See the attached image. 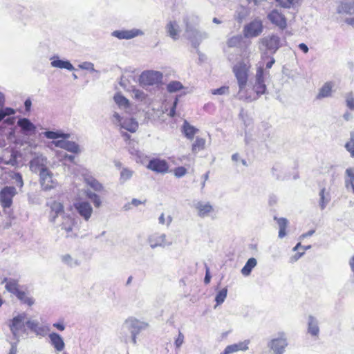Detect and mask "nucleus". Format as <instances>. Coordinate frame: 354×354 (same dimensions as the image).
Here are the masks:
<instances>
[{
	"instance_id": "1",
	"label": "nucleus",
	"mask_w": 354,
	"mask_h": 354,
	"mask_svg": "<svg viewBox=\"0 0 354 354\" xmlns=\"http://www.w3.org/2000/svg\"><path fill=\"white\" fill-rule=\"evenodd\" d=\"M266 74L263 66H259L257 69L254 79L252 82V91L253 93H248L247 91L242 93L239 99L245 100L248 101L256 100L263 94L266 92V85L265 84Z\"/></svg>"
},
{
	"instance_id": "2",
	"label": "nucleus",
	"mask_w": 354,
	"mask_h": 354,
	"mask_svg": "<svg viewBox=\"0 0 354 354\" xmlns=\"http://www.w3.org/2000/svg\"><path fill=\"white\" fill-rule=\"evenodd\" d=\"M250 65L243 61L237 62L233 66V73L237 80L239 86V97L245 92V88L248 81V72Z\"/></svg>"
},
{
	"instance_id": "3",
	"label": "nucleus",
	"mask_w": 354,
	"mask_h": 354,
	"mask_svg": "<svg viewBox=\"0 0 354 354\" xmlns=\"http://www.w3.org/2000/svg\"><path fill=\"white\" fill-rule=\"evenodd\" d=\"M281 46V39L276 34L268 35L259 41V50L264 54H274Z\"/></svg>"
},
{
	"instance_id": "4",
	"label": "nucleus",
	"mask_w": 354,
	"mask_h": 354,
	"mask_svg": "<svg viewBox=\"0 0 354 354\" xmlns=\"http://www.w3.org/2000/svg\"><path fill=\"white\" fill-rule=\"evenodd\" d=\"M263 30L261 19H255L243 28V35L247 38L256 37L261 34Z\"/></svg>"
},
{
	"instance_id": "5",
	"label": "nucleus",
	"mask_w": 354,
	"mask_h": 354,
	"mask_svg": "<svg viewBox=\"0 0 354 354\" xmlns=\"http://www.w3.org/2000/svg\"><path fill=\"white\" fill-rule=\"evenodd\" d=\"M162 75L156 71H145L140 76V83L142 86L158 85L161 82Z\"/></svg>"
},
{
	"instance_id": "6",
	"label": "nucleus",
	"mask_w": 354,
	"mask_h": 354,
	"mask_svg": "<svg viewBox=\"0 0 354 354\" xmlns=\"http://www.w3.org/2000/svg\"><path fill=\"white\" fill-rule=\"evenodd\" d=\"M40 183L44 190H50L56 187L57 183L53 178L52 172L46 167L41 169L39 172Z\"/></svg>"
},
{
	"instance_id": "7",
	"label": "nucleus",
	"mask_w": 354,
	"mask_h": 354,
	"mask_svg": "<svg viewBox=\"0 0 354 354\" xmlns=\"http://www.w3.org/2000/svg\"><path fill=\"white\" fill-rule=\"evenodd\" d=\"M17 194L15 187L6 186L0 192V203L3 208H9L12 204V198Z\"/></svg>"
},
{
	"instance_id": "8",
	"label": "nucleus",
	"mask_w": 354,
	"mask_h": 354,
	"mask_svg": "<svg viewBox=\"0 0 354 354\" xmlns=\"http://www.w3.org/2000/svg\"><path fill=\"white\" fill-rule=\"evenodd\" d=\"M74 208L81 217L85 221H88L93 214V208L88 201L77 200L73 203Z\"/></svg>"
},
{
	"instance_id": "9",
	"label": "nucleus",
	"mask_w": 354,
	"mask_h": 354,
	"mask_svg": "<svg viewBox=\"0 0 354 354\" xmlns=\"http://www.w3.org/2000/svg\"><path fill=\"white\" fill-rule=\"evenodd\" d=\"M287 345L288 342L284 333L279 334L278 337L272 339L268 343V347L274 354H283Z\"/></svg>"
},
{
	"instance_id": "10",
	"label": "nucleus",
	"mask_w": 354,
	"mask_h": 354,
	"mask_svg": "<svg viewBox=\"0 0 354 354\" xmlns=\"http://www.w3.org/2000/svg\"><path fill=\"white\" fill-rule=\"evenodd\" d=\"M186 33L187 38L194 48H197L200 42L207 37L205 32H201L194 28L189 27L188 24H187Z\"/></svg>"
},
{
	"instance_id": "11",
	"label": "nucleus",
	"mask_w": 354,
	"mask_h": 354,
	"mask_svg": "<svg viewBox=\"0 0 354 354\" xmlns=\"http://www.w3.org/2000/svg\"><path fill=\"white\" fill-rule=\"evenodd\" d=\"M267 17L272 24L277 26L281 30H284L287 27V19L286 17L276 9L272 10L268 15Z\"/></svg>"
},
{
	"instance_id": "12",
	"label": "nucleus",
	"mask_w": 354,
	"mask_h": 354,
	"mask_svg": "<svg viewBox=\"0 0 354 354\" xmlns=\"http://www.w3.org/2000/svg\"><path fill=\"white\" fill-rule=\"evenodd\" d=\"M197 215L201 218L210 216L214 212L213 206L209 202L198 201L194 205Z\"/></svg>"
},
{
	"instance_id": "13",
	"label": "nucleus",
	"mask_w": 354,
	"mask_h": 354,
	"mask_svg": "<svg viewBox=\"0 0 354 354\" xmlns=\"http://www.w3.org/2000/svg\"><path fill=\"white\" fill-rule=\"evenodd\" d=\"M48 206L50 207L48 216L50 222H55L59 215L64 212V207L61 202L53 201L48 203Z\"/></svg>"
},
{
	"instance_id": "14",
	"label": "nucleus",
	"mask_w": 354,
	"mask_h": 354,
	"mask_svg": "<svg viewBox=\"0 0 354 354\" xmlns=\"http://www.w3.org/2000/svg\"><path fill=\"white\" fill-rule=\"evenodd\" d=\"M250 344V340H244L243 342H240L236 344H233L231 345H228L226 346L225 350L223 351V354H231L238 351H245L248 349V345Z\"/></svg>"
},
{
	"instance_id": "15",
	"label": "nucleus",
	"mask_w": 354,
	"mask_h": 354,
	"mask_svg": "<svg viewBox=\"0 0 354 354\" xmlns=\"http://www.w3.org/2000/svg\"><path fill=\"white\" fill-rule=\"evenodd\" d=\"M148 168L156 172H166L168 170V165L165 160L153 159L149 161Z\"/></svg>"
},
{
	"instance_id": "16",
	"label": "nucleus",
	"mask_w": 354,
	"mask_h": 354,
	"mask_svg": "<svg viewBox=\"0 0 354 354\" xmlns=\"http://www.w3.org/2000/svg\"><path fill=\"white\" fill-rule=\"evenodd\" d=\"M129 322H131V326L133 328L132 340L133 344H136V335H138L142 330L147 328L149 326V324L146 322H140L136 319H130Z\"/></svg>"
},
{
	"instance_id": "17",
	"label": "nucleus",
	"mask_w": 354,
	"mask_h": 354,
	"mask_svg": "<svg viewBox=\"0 0 354 354\" xmlns=\"http://www.w3.org/2000/svg\"><path fill=\"white\" fill-rule=\"evenodd\" d=\"M198 131L197 128L191 125L187 120H185L183 121L181 127V133L187 139L192 140Z\"/></svg>"
},
{
	"instance_id": "18",
	"label": "nucleus",
	"mask_w": 354,
	"mask_h": 354,
	"mask_svg": "<svg viewBox=\"0 0 354 354\" xmlns=\"http://www.w3.org/2000/svg\"><path fill=\"white\" fill-rule=\"evenodd\" d=\"M17 125L21 128L23 133L26 135L35 133L36 131V127L27 118L19 119Z\"/></svg>"
},
{
	"instance_id": "19",
	"label": "nucleus",
	"mask_w": 354,
	"mask_h": 354,
	"mask_svg": "<svg viewBox=\"0 0 354 354\" xmlns=\"http://www.w3.org/2000/svg\"><path fill=\"white\" fill-rule=\"evenodd\" d=\"M55 145L74 153H78L80 151L79 145L72 141L58 140L55 142Z\"/></svg>"
},
{
	"instance_id": "20",
	"label": "nucleus",
	"mask_w": 354,
	"mask_h": 354,
	"mask_svg": "<svg viewBox=\"0 0 354 354\" xmlns=\"http://www.w3.org/2000/svg\"><path fill=\"white\" fill-rule=\"evenodd\" d=\"M49 339L51 345L57 351H62L65 346L62 337L56 333L49 334Z\"/></svg>"
},
{
	"instance_id": "21",
	"label": "nucleus",
	"mask_w": 354,
	"mask_h": 354,
	"mask_svg": "<svg viewBox=\"0 0 354 354\" xmlns=\"http://www.w3.org/2000/svg\"><path fill=\"white\" fill-rule=\"evenodd\" d=\"M339 14H353L354 13V0H347L340 3L337 8Z\"/></svg>"
},
{
	"instance_id": "22",
	"label": "nucleus",
	"mask_w": 354,
	"mask_h": 354,
	"mask_svg": "<svg viewBox=\"0 0 354 354\" xmlns=\"http://www.w3.org/2000/svg\"><path fill=\"white\" fill-rule=\"evenodd\" d=\"M139 30H116L113 32V35L120 39H129L138 35Z\"/></svg>"
},
{
	"instance_id": "23",
	"label": "nucleus",
	"mask_w": 354,
	"mask_h": 354,
	"mask_svg": "<svg viewBox=\"0 0 354 354\" xmlns=\"http://www.w3.org/2000/svg\"><path fill=\"white\" fill-rule=\"evenodd\" d=\"M25 317V314H21L17 315V317H15L12 319V323L10 327L13 334L15 335L19 330V329L22 328V326H24Z\"/></svg>"
},
{
	"instance_id": "24",
	"label": "nucleus",
	"mask_w": 354,
	"mask_h": 354,
	"mask_svg": "<svg viewBox=\"0 0 354 354\" xmlns=\"http://www.w3.org/2000/svg\"><path fill=\"white\" fill-rule=\"evenodd\" d=\"M333 87V83L332 82H326L320 88L316 98L318 100H320L322 98L330 97L331 94H332Z\"/></svg>"
},
{
	"instance_id": "25",
	"label": "nucleus",
	"mask_w": 354,
	"mask_h": 354,
	"mask_svg": "<svg viewBox=\"0 0 354 354\" xmlns=\"http://www.w3.org/2000/svg\"><path fill=\"white\" fill-rule=\"evenodd\" d=\"M308 331L313 336H317L319 333L318 321L315 317L312 315L308 316Z\"/></svg>"
},
{
	"instance_id": "26",
	"label": "nucleus",
	"mask_w": 354,
	"mask_h": 354,
	"mask_svg": "<svg viewBox=\"0 0 354 354\" xmlns=\"http://www.w3.org/2000/svg\"><path fill=\"white\" fill-rule=\"evenodd\" d=\"M149 243L151 248L162 246L165 245V236L154 234L149 236Z\"/></svg>"
},
{
	"instance_id": "27",
	"label": "nucleus",
	"mask_w": 354,
	"mask_h": 354,
	"mask_svg": "<svg viewBox=\"0 0 354 354\" xmlns=\"http://www.w3.org/2000/svg\"><path fill=\"white\" fill-rule=\"evenodd\" d=\"M274 219L277 221L279 225V237L282 239L286 235V230L288 224V221L285 218H277L276 216Z\"/></svg>"
},
{
	"instance_id": "28",
	"label": "nucleus",
	"mask_w": 354,
	"mask_h": 354,
	"mask_svg": "<svg viewBox=\"0 0 354 354\" xmlns=\"http://www.w3.org/2000/svg\"><path fill=\"white\" fill-rule=\"evenodd\" d=\"M121 127L131 133H134L138 128V124L135 120L129 118L123 121L121 124Z\"/></svg>"
},
{
	"instance_id": "29",
	"label": "nucleus",
	"mask_w": 354,
	"mask_h": 354,
	"mask_svg": "<svg viewBox=\"0 0 354 354\" xmlns=\"http://www.w3.org/2000/svg\"><path fill=\"white\" fill-rule=\"evenodd\" d=\"M206 140L205 138L201 137H196L195 141L192 145V151L196 154L200 151L205 149Z\"/></svg>"
},
{
	"instance_id": "30",
	"label": "nucleus",
	"mask_w": 354,
	"mask_h": 354,
	"mask_svg": "<svg viewBox=\"0 0 354 354\" xmlns=\"http://www.w3.org/2000/svg\"><path fill=\"white\" fill-rule=\"evenodd\" d=\"M257 259L254 257L250 258L246 262L245 265L241 269V273L244 276L250 274L252 270L257 266Z\"/></svg>"
},
{
	"instance_id": "31",
	"label": "nucleus",
	"mask_w": 354,
	"mask_h": 354,
	"mask_svg": "<svg viewBox=\"0 0 354 354\" xmlns=\"http://www.w3.org/2000/svg\"><path fill=\"white\" fill-rule=\"evenodd\" d=\"M4 281H6V289L8 292H10L14 295H16V293L19 290H20L19 286L18 281L17 280H15V279L7 280V279H5Z\"/></svg>"
},
{
	"instance_id": "32",
	"label": "nucleus",
	"mask_w": 354,
	"mask_h": 354,
	"mask_svg": "<svg viewBox=\"0 0 354 354\" xmlns=\"http://www.w3.org/2000/svg\"><path fill=\"white\" fill-rule=\"evenodd\" d=\"M51 65L53 67L59 68H66L69 71L73 69V65L68 61H64L61 59H54L51 62Z\"/></svg>"
},
{
	"instance_id": "33",
	"label": "nucleus",
	"mask_w": 354,
	"mask_h": 354,
	"mask_svg": "<svg viewBox=\"0 0 354 354\" xmlns=\"http://www.w3.org/2000/svg\"><path fill=\"white\" fill-rule=\"evenodd\" d=\"M63 218L64 221L62 223V228L66 232H71L75 225L74 219L69 216H64Z\"/></svg>"
},
{
	"instance_id": "34",
	"label": "nucleus",
	"mask_w": 354,
	"mask_h": 354,
	"mask_svg": "<svg viewBox=\"0 0 354 354\" xmlns=\"http://www.w3.org/2000/svg\"><path fill=\"white\" fill-rule=\"evenodd\" d=\"M15 295L20 301L29 306H32L35 303V301L32 297H28L26 293L21 290H19Z\"/></svg>"
},
{
	"instance_id": "35",
	"label": "nucleus",
	"mask_w": 354,
	"mask_h": 354,
	"mask_svg": "<svg viewBox=\"0 0 354 354\" xmlns=\"http://www.w3.org/2000/svg\"><path fill=\"white\" fill-rule=\"evenodd\" d=\"M187 159L188 163L185 164V167H178V178L183 176L189 169H191L192 171H194L192 167L194 164V159L190 157H187Z\"/></svg>"
},
{
	"instance_id": "36",
	"label": "nucleus",
	"mask_w": 354,
	"mask_h": 354,
	"mask_svg": "<svg viewBox=\"0 0 354 354\" xmlns=\"http://www.w3.org/2000/svg\"><path fill=\"white\" fill-rule=\"evenodd\" d=\"M85 181L88 185L93 188L95 191H100L103 187L96 179L91 177L85 178Z\"/></svg>"
},
{
	"instance_id": "37",
	"label": "nucleus",
	"mask_w": 354,
	"mask_h": 354,
	"mask_svg": "<svg viewBox=\"0 0 354 354\" xmlns=\"http://www.w3.org/2000/svg\"><path fill=\"white\" fill-rule=\"evenodd\" d=\"M227 288H224L217 292L216 297H215L216 306L220 305L224 302L225 299L227 297Z\"/></svg>"
},
{
	"instance_id": "38",
	"label": "nucleus",
	"mask_w": 354,
	"mask_h": 354,
	"mask_svg": "<svg viewBox=\"0 0 354 354\" xmlns=\"http://www.w3.org/2000/svg\"><path fill=\"white\" fill-rule=\"evenodd\" d=\"M301 0H276L284 8H290L299 3Z\"/></svg>"
},
{
	"instance_id": "39",
	"label": "nucleus",
	"mask_w": 354,
	"mask_h": 354,
	"mask_svg": "<svg viewBox=\"0 0 354 354\" xmlns=\"http://www.w3.org/2000/svg\"><path fill=\"white\" fill-rule=\"evenodd\" d=\"M86 196L88 198L91 199L95 207H99L101 205V200L98 195L91 191L86 192Z\"/></svg>"
},
{
	"instance_id": "40",
	"label": "nucleus",
	"mask_w": 354,
	"mask_h": 354,
	"mask_svg": "<svg viewBox=\"0 0 354 354\" xmlns=\"http://www.w3.org/2000/svg\"><path fill=\"white\" fill-rule=\"evenodd\" d=\"M346 106L354 111V93L353 91L348 92L344 95Z\"/></svg>"
},
{
	"instance_id": "41",
	"label": "nucleus",
	"mask_w": 354,
	"mask_h": 354,
	"mask_svg": "<svg viewBox=\"0 0 354 354\" xmlns=\"http://www.w3.org/2000/svg\"><path fill=\"white\" fill-rule=\"evenodd\" d=\"M249 12L247 8L243 6H240L236 11V18L239 21H242L248 15Z\"/></svg>"
},
{
	"instance_id": "42",
	"label": "nucleus",
	"mask_w": 354,
	"mask_h": 354,
	"mask_svg": "<svg viewBox=\"0 0 354 354\" xmlns=\"http://www.w3.org/2000/svg\"><path fill=\"white\" fill-rule=\"evenodd\" d=\"M114 100L119 106L124 107H128L129 106V100L120 93H118L114 96Z\"/></svg>"
},
{
	"instance_id": "43",
	"label": "nucleus",
	"mask_w": 354,
	"mask_h": 354,
	"mask_svg": "<svg viewBox=\"0 0 354 354\" xmlns=\"http://www.w3.org/2000/svg\"><path fill=\"white\" fill-rule=\"evenodd\" d=\"M45 136L49 139H56L59 138H67L69 137L68 134H64L59 132L48 131L45 133Z\"/></svg>"
},
{
	"instance_id": "44",
	"label": "nucleus",
	"mask_w": 354,
	"mask_h": 354,
	"mask_svg": "<svg viewBox=\"0 0 354 354\" xmlns=\"http://www.w3.org/2000/svg\"><path fill=\"white\" fill-rule=\"evenodd\" d=\"M345 147L351 156L354 157V132L351 133L350 140L346 143Z\"/></svg>"
},
{
	"instance_id": "45",
	"label": "nucleus",
	"mask_w": 354,
	"mask_h": 354,
	"mask_svg": "<svg viewBox=\"0 0 354 354\" xmlns=\"http://www.w3.org/2000/svg\"><path fill=\"white\" fill-rule=\"evenodd\" d=\"M16 111L14 109L10 107H6L0 109V122L6 116L15 114Z\"/></svg>"
},
{
	"instance_id": "46",
	"label": "nucleus",
	"mask_w": 354,
	"mask_h": 354,
	"mask_svg": "<svg viewBox=\"0 0 354 354\" xmlns=\"http://www.w3.org/2000/svg\"><path fill=\"white\" fill-rule=\"evenodd\" d=\"M324 192H325L324 188L322 189V190L319 192V196H320L319 205H320V207L322 209H324L325 208L326 205H327V203L329 202V200H330L328 197H326Z\"/></svg>"
},
{
	"instance_id": "47",
	"label": "nucleus",
	"mask_w": 354,
	"mask_h": 354,
	"mask_svg": "<svg viewBox=\"0 0 354 354\" xmlns=\"http://www.w3.org/2000/svg\"><path fill=\"white\" fill-rule=\"evenodd\" d=\"M229 93H230V88H229V86H221V88L211 90V93L212 95H227V94H229Z\"/></svg>"
},
{
	"instance_id": "48",
	"label": "nucleus",
	"mask_w": 354,
	"mask_h": 354,
	"mask_svg": "<svg viewBox=\"0 0 354 354\" xmlns=\"http://www.w3.org/2000/svg\"><path fill=\"white\" fill-rule=\"evenodd\" d=\"M346 174L348 176V179L346 180V183H351L353 190L354 192V168H349L346 170Z\"/></svg>"
},
{
	"instance_id": "49",
	"label": "nucleus",
	"mask_w": 354,
	"mask_h": 354,
	"mask_svg": "<svg viewBox=\"0 0 354 354\" xmlns=\"http://www.w3.org/2000/svg\"><path fill=\"white\" fill-rule=\"evenodd\" d=\"M176 22L170 21L167 26V31L170 37L175 39L176 35Z\"/></svg>"
},
{
	"instance_id": "50",
	"label": "nucleus",
	"mask_w": 354,
	"mask_h": 354,
	"mask_svg": "<svg viewBox=\"0 0 354 354\" xmlns=\"http://www.w3.org/2000/svg\"><path fill=\"white\" fill-rule=\"evenodd\" d=\"M27 326L31 330L37 333H39V330H41V328L39 327L38 323L32 322V321H28L26 322Z\"/></svg>"
},
{
	"instance_id": "51",
	"label": "nucleus",
	"mask_w": 354,
	"mask_h": 354,
	"mask_svg": "<svg viewBox=\"0 0 354 354\" xmlns=\"http://www.w3.org/2000/svg\"><path fill=\"white\" fill-rule=\"evenodd\" d=\"M145 201H146L145 200L140 201V200H138V199L133 198V199H132L131 203H129L126 204L124 205V207H125L126 209H129L131 208V205L137 207V206H138L140 205L145 204Z\"/></svg>"
},
{
	"instance_id": "52",
	"label": "nucleus",
	"mask_w": 354,
	"mask_h": 354,
	"mask_svg": "<svg viewBox=\"0 0 354 354\" xmlns=\"http://www.w3.org/2000/svg\"><path fill=\"white\" fill-rule=\"evenodd\" d=\"M241 41V37L239 36H234L228 39L227 45L230 47L236 46Z\"/></svg>"
},
{
	"instance_id": "53",
	"label": "nucleus",
	"mask_w": 354,
	"mask_h": 354,
	"mask_svg": "<svg viewBox=\"0 0 354 354\" xmlns=\"http://www.w3.org/2000/svg\"><path fill=\"white\" fill-rule=\"evenodd\" d=\"M138 142L137 140H134V143H133V144H131V147H130V145H127V146H128V150H129V151L131 154L139 156V155H140V151H139V150L136 147V146L138 145Z\"/></svg>"
},
{
	"instance_id": "54",
	"label": "nucleus",
	"mask_w": 354,
	"mask_h": 354,
	"mask_svg": "<svg viewBox=\"0 0 354 354\" xmlns=\"http://www.w3.org/2000/svg\"><path fill=\"white\" fill-rule=\"evenodd\" d=\"M178 97L191 92L190 89H189L188 88H185L182 85V84L180 83L179 82H178Z\"/></svg>"
},
{
	"instance_id": "55",
	"label": "nucleus",
	"mask_w": 354,
	"mask_h": 354,
	"mask_svg": "<svg viewBox=\"0 0 354 354\" xmlns=\"http://www.w3.org/2000/svg\"><path fill=\"white\" fill-rule=\"evenodd\" d=\"M132 176V171L128 169H123L121 171V178L126 180L129 179Z\"/></svg>"
},
{
	"instance_id": "56",
	"label": "nucleus",
	"mask_w": 354,
	"mask_h": 354,
	"mask_svg": "<svg viewBox=\"0 0 354 354\" xmlns=\"http://www.w3.org/2000/svg\"><path fill=\"white\" fill-rule=\"evenodd\" d=\"M122 136L123 137L127 145L131 146V144L134 143V140L131 139V136L129 133L126 132H122Z\"/></svg>"
},
{
	"instance_id": "57",
	"label": "nucleus",
	"mask_w": 354,
	"mask_h": 354,
	"mask_svg": "<svg viewBox=\"0 0 354 354\" xmlns=\"http://www.w3.org/2000/svg\"><path fill=\"white\" fill-rule=\"evenodd\" d=\"M167 90L169 92L172 93L177 91V82H172L167 85Z\"/></svg>"
},
{
	"instance_id": "58",
	"label": "nucleus",
	"mask_w": 354,
	"mask_h": 354,
	"mask_svg": "<svg viewBox=\"0 0 354 354\" xmlns=\"http://www.w3.org/2000/svg\"><path fill=\"white\" fill-rule=\"evenodd\" d=\"M159 221H160V223H161L162 224L168 225L171 222V219L170 216H168L167 220H165L164 214H162L159 217Z\"/></svg>"
},
{
	"instance_id": "59",
	"label": "nucleus",
	"mask_w": 354,
	"mask_h": 354,
	"mask_svg": "<svg viewBox=\"0 0 354 354\" xmlns=\"http://www.w3.org/2000/svg\"><path fill=\"white\" fill-rule=\"evenodd\" d=\"M210 279H211V275H210L209 270L208 268H207L206 272H205V279H204L205 283L208 284L210 282Z\"/></svg>"
},
{
	"instance_id": "60",
	"label": "nucleus",
	"mask_w": 354,
	"mask_h": 354,
	"mask_svg": "<svg viewBox=\"0 0 354 354\" xmlns=\"http://www.w3.org/2000/svg\"><path fill=\"white\" fill-rule=\"evenodd\" d=\"M135 97L138 99H143L145 97V93L140 90L134 91Z\"/></svg>"
},
{
	"instance_id": "61",
	"label": "nucleus",
	"mask_w": 354,
	"mask_h": 354,
	"mask_svg": "<svg viewBox=\"0 0 354 354\" xmlns=\"http://www.w3.org/2000/svg\"><path fill=\"white\" fill-rule=\"evenodd\" d=\"M24 105H25V107H26V110L27 111H29L30 110V107H31V105H32L31 100L30 99H27L25 101V102H24Z\"/></svg>"
},
{
	"instance_id": "62",
	"label": "nucleus",
	"mask_w": 354,
	"mask_h": 354,
	"mask_svg": "<svg viewBox=\"0 0 354 354\" xmlns=\"http://www.w3.org/2000/svg\"><path fill=\"white\" fill-rule=\"evenodd\" d=\"M299 48L305 53L308 52V47L304 43L300 44Z\"/></svg>"
},
{
	"instance_id": "63",
	"label": "nucleus",
	"mask_w": 354,
	"mask_h": 354,
	"mask_svg": "<svg viewBox=\"0 0 354 354\" xmlns=\"http://www.w3.org/2000/svg\"><path fill=\"white\" fill-rule=\"evenodd\" d=\"M53 326L60 331L64 330L65 328L64 325L60 323H55L53 324Z\"/></svg>"
},
{
	"instance_id": "64",
	"label": "nucleus",
	"mask_w": 354,
	"mask_h": 354,
	"mask_svg": "<svg viewBox=\"0 0 354 354\" xmlns=\"http://www.w3.org/2000/svg\"><path fill=\"white\" fill-rule=\"evenodd\" d=\"M15 178L19 182L20 187H21L23 185V180H22L21 175L19 173H17V174H15Z\"/></svg>"
}]
</instances>
